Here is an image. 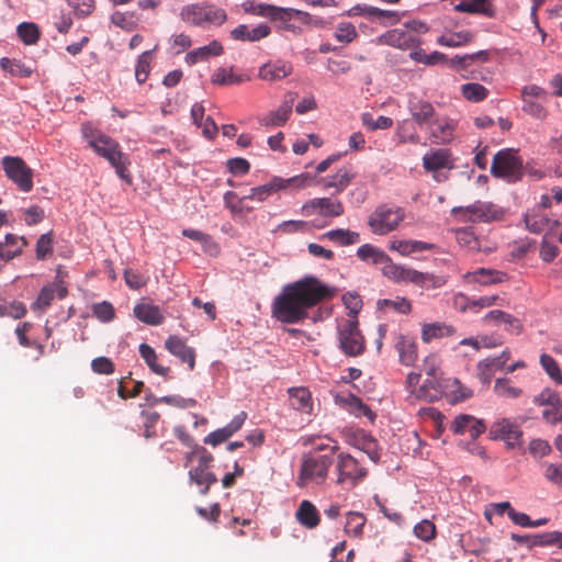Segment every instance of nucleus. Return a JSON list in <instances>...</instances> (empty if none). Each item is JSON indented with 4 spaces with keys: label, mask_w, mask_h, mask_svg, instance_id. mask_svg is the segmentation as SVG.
Wrapping results in <instances>:
<instances>
[{
    "label": "nucleus",
    "mask_w": 562,
    "mask_h": 562,
    "mask_svg": "<svg viewBox=\"0 0 562 562\" xmlns=\"http://www.w3.org/2000/svg\"><path fill=\"white\" fill-rule=\"evenodd\" d=\"M139 353L142 358L145 360L146 364L149 367V369L161 376H167L170 368L165 367L158 363V356L154 348H151L147 344H140L139 345Z\"/></svg>",
    "instance_id": "c9c22d12"
},
{
    "label": "nucleus",
    "mask_w": 562,
    "mask_h": 562,
    "mask_svg": "<svg viewBox=\"0 0 562 562\" xmlns=\"http://www.w3.org/2000/svg\"><path fill=\"white\" fill-rule=\"evenodd\" d=\"M92 314L101 322H111L115 316V311L110 302L103 301L92 306Z\"/></svg>",
    "instance_id": "680f3d73"
},
{
    "label": "nucleus",
    "mask_w": 562,
    "mask_h": 562,
    "mask_svg": "<svg viewBox=\"0 0 562 562\" xmlns=\"http://www.w3.org/2000/svg\"><path fill=\"white\" fill-rule=\"evenodd\" d=\"M451 215L462 223H488L502 220L504 211L494 203L475 201L468 206H454Z\"/></svg>",
    "instance_id": "423d86ee"
},
{
    "label": "nucleus",
    "mask_w": 562,
    "mask_h": 562,
    "mask_svg": "<svg viewBox=\"0 0 562 562\" xmlns=\"http://www.w3.org/2000/svg\"><path fill=\"white\" fill-rule=\"evenodd\" d=\"M522 431L509 419H502L494 423L490 429V437L494 440H505L508 447L514 448L519 445Z\"/></svg>",
    "instance_id": "2eb2a0df"
},
{
    "label": "nucleus",
    "mask_w": 562,
    "mask_h": 562,
    "mask_svg": "<svg viewBox=\"0 0 562 562\" xmlns=\"http://www.w3.org/2000/svg\"><path fill=\"white\" fill-rule=\"evenodd\" d=\"M463 278L469 284H480L484 286L502 283L508 279L505 272L487 268H479L474 271L467 272Z\"/></svg>",
    "instance_id": "6ab92c4d"
},
{
    "label": "nucleus",
    "mask_w": 562,
    "mask_h": 562,
    "mask_svg": "<svg viewBox=\"0 0 562 562\" xmlns=\"http://www.w3.org/2000/svg\"><path fill=\"white\" fill-rule=\"evenodd\" d=\"M538 405H546L549 407H562V401L559 393L551 389H543L533 400Z\"/></svg>",
    "instance_id": "6e6d98bb"
},
{
    "label": "nucleus",
    "mask_w": 562,
    "mask_h": 562,
    "mask_svg": "<svg viewBox=\"0 0 562 562\" xmlns=\"http://www.w3.org/2000/svg\"><path fill=\"white\" fill-rule=\"evenodd\" d=\"M223 54V46L220 42L213 41L210 44L195 48L186 55V63L194 65L199 61L207 60L210 57L220 56Z\"/></svg>",
    "instance_id": "473e14b6"
},
{
    "label": "nucleus",
    "mask_w": 562,
    "mask_h": 562,
    "mask_svg": "<svg viewBox=\"0 0 562 562\" xmlns=\"http://www.w3.org/2000/svg\"><path fill=\"white\" fill-rule=\"evenodd\" d=\"M355 178V173L349 166H342L333 176L323 177L317 180V183L324 190L334 189L336 194L341 193Z\"/></svg>",
    "instance_id": "a211bd4d"
},
{
    "label": "nucleus",
    "mask_w": 562,
    "mask_h": 562,
    "mask_svg": "<svg viewBox=\"0 0 562 562\" xmlns=\"http://www.w3.org/2000/svg\"><path fill=\"white\" fill-rule=\"evenodd\" d=\"M483 322L486 324H495V325L504 324L505 329L513 335H519L522 331L521 322L517 317L513 316L512 314H508L501 310L490 311L483 317Z\"/></svg>",
    "instance_id": "a878e982"
},
{
    "label": "nucleus",
    "mask_w": 562,
    "mask_h": 562,
    "mask_svg": "<svg viewBox=\"0 0 562 562\" xmlns=\"http://www.w3.org/2000/svg\"><path fill=\"white\" fill-rule=\"evenodd\" d=\"M270 34V27L267 24H259L254 29H249L245 24L236 26L231 32V36L236 41L256 42L267 37Z\"/></svg>",
    "instance_id": "7c9ffc66"
},
{
    "label": "nucleus",
    "mask_w": 562,
    "mask_h": 562,
    "mask_svg": "<svg viewBox=\"0 0 562 562\" xmlns=\"http://www.w3.org/2000/svg\"><path fill=\"white\" fill-rule=\"evenodd\" d=\"M544 477L555 485H562V464H546Z\"/></svg>",
    "instance_id": "774afa93"
},
{
    "label": "nucleus",
    "mask_w": 562,
    "mask_h": 562,
    "mask_svg": "<svg viewBox=\"0 0 562 562\" xmlns=\"http://www.w3.org/2000/svg\"><path fill=\"white\" fill-rule=\"evenodd\" d=\"M380 310H392L400 314H409L412 311V303L406 297H396L395 300H380L378 302Z\"/></svg>",
    "instance_id": "8fccbe9b"
},
{
    "label": "nucleus",
    "mask_w": 562,
    "mask_h": 562,
    "mask_svg": "<svg viewBox=\"0 0 562 562\" xmlns=\"http://www.w3.org/2000/svg\"><path fill=\"white\" fill-rule=\"evenodd\" d=\"M254 14L270 18L274 22V20H284V16H286L289 13L284 8L270 4H257L254 9Z\"/></svg>",
    "instance_id": "4d7b16f0"
},
{
    "label": "nucleus",
    "mask_w": 562,
    "mask_h": 562,
    "mask_svg": "<svg viewBox=\"0 0 562 562\" xmlns=\"http://www.w3.org/2000/svg\"><path fill=\"white\" fill-rule=\"evenodd\" d=\"M423 166L427 171L434 172V178L438 182L448 179V173H442L440 170H451L454 168L448 149H437L430 154H426L423 157Z\"/></svg>",
    "instance_id": "ddd939ff"
},
{
    "label": "nucleus",
    "mask_w": 562,
    "mask_h": 562,
    "mask_svg": "<svg viewBox=\"0 0 562 562\" xmlns=\"http://www.w3.org/2000/svg\"><path fill=\"white\" fill-rule=\"evenodd\" d=\"M494 392L506 398H516L521 394V390L510 384V380L506 378L496 379L494 385Z\"/></svg>",
    "instance_id": "864d4df0"
},
{
    "label": "nucleus",
    "mask_w": 562,
    "mask_h": 562,
    "mask_svg": "<svg viewBox=\"0 0 562 562\" xmlns=\"http://www.w3.org/2000/svg\"><path fill=\"white\" fill-rule=\"evenodd\" d=\"M414 533L417 538L429 541L436 535V527L430 520H422L414 527Z\"/></svg>",
    "instance_id": "69168bd1"
},
{
    "label": "nucleus",
    "mask_w": 562,
    "mask_h": 562,
    "mask_svg": "<svg viewBox=\"0 0 562 562\" xmlns=\"http://www.w3.org/2000/svg\"><path fill=\"white\" fill-rule=\"evenodd\" d=\"M54 297H55V286H50V285L49 286H44L41 290V292H40L35 303L33 304L32 308L33 310L44 311V310H46L50 305V303L54 300Z\"/></svg>",
    "instance_id": "0e129e2a"
},
{
    "label": "nucleus",
    "mask_w": 562,
    "mask_h": 562,
    "mask_svg": "<svg viewBox=\"0 0 562 562\" xmlns=\"http://www.w3.org/2000/svg\"><path fill=\"white\" fill-rule=\"evenodd\" d=\"M474 33L463 30L450 34L441 35L438 43L447 47H459L471 43L474 40Z\"/></svg>",
    "instance_id": "58836bf2"
},
{
    "label": "nucleus",
    "mask_w": 562,
    "mask_h": 562,
    "mask_svg": "<svg viewBox=\"0 0 562 562\" xmlns=\"http://www.w3.org/2000/svg\"><path fill=\"white\" fill-rule=\"evenodd\" d=\"M408 110L414 121L419 125H430L436 119L434 105L422 99L413 98L408 102Z\"/></svg>",
    "instance_id": "412c9836"
},
{
    "label": "nucleus",
    "mask_w": 562,
    "mask_h": 562,
    "mask_svg": "<svg viewBox=\"0 0 562 562\" xmlns=\"http://www.w3.org/2000/svg\"><path fill=\"white\" fill-rule=\"evenodd\" d=\"M550 222L548 216L540 210L529 211L525 215L526 228L533 234L542 233Z\"/></svg>",
    "instance_id": "e433bc0d"
},
{
    "label": "nucleus",
    "mask_w": 562,
    "mask_h": 562,
    "mask_svg": "<svg viewBox=\"0 0 562 562\" xmlns=\"http://www.w3.org/2000/svg\"><path fill=\"white\" fill-rule=\"evenodd\" d=\"M337 445H315L312 450L301 458L300 470L295 484L300 488L321 486L328 479V473L335 462Z\"/></svg>",
    "instance_id": "f03ea898"
},
{
    "label": "nucleus",
    "mask_w": 562,
    "mask_h": 562,
    "mask_svg": "<svg viewBox=\"0 0 562 562\" xmlns=\"http://www.w3.org/2000/svg\"><path fill=\"white\" fill-rule=\"evenodd\" d=\"M53 233L48 232L40 236L36 243V258L44 260L53 252Z\"/></svg>",
    "instance_id": "13d9d810"
},
{
    "label": "nucleus",
    "mask_w": 562,
    "mask_h": 562,
    "mask_svg": "<svg viewBox=\"0 0 562 562\" xmlns=\"http://www.w3.org/2000/svg\"><path fill=\"white\" fill-rule=\"evenodd\" d=\"M165 348L181 362L187 363L190 371L195 368V350L187 345V340L177 335H170L165 341Z\"/></svg>",
    "instance_id": "4468645a"
},
{
    "label": "nucleus",
    "mask_w": 562,
    "mask_h": 562,
    "mask_svg": "<svg viewBox=\"0 0 562 562\" xmlns=\"http://www.w3.org/2000/svg\"><path fill=\"white\" fill-rule=\"evenodd\" d=\"M344 402L349 407L351 413H353L356 416H358V417L364 416L371 422L374 420L375 414L358 396H356L353 394H348L344 398Z\"/></svg>",
    "instance_id": "c03bdc74"
},
{
    "label": "nucleus",
    "mask_w": 562,
    "mask_h": 562,
    "mask_svg": "<svg viewBox=\"0 0 562 562\" xmlns=\"http://www.w3.org/2000/svg\"><path fill=\"white\" fill-rule=\"evenodd\" d=\"M454 333V328L449 325L434 323L426 324L422 329V339L424 342H429L432 339L451 336Z\"/></svg>",
    "instance_id": "ea45409f"
},
{
    "label": "nucleus",
    "mask_w": 562,
    "mask_h": 562,
    "mask_svg": "<svg viewBox=\"0 0 562 562\" xmlns=\"http://www.w3.org/2000/svg\"><path fill=\"white\" fill-rule=\"evenodd\" d=\"M367 518L363 514L359 512H349L346 517V533L359 538L363 533V527L366 525Z\"/></svg>",
    "instance_id": "79ce46f5"
},
{
    "label": "nucleus",
    "mask_w": 562,
    "mask_h": 562,
    "mask_svg": "<svg viewBox=\"0 0 562 562\" xmlns=\"http://www.w3.org/2000/svg\"><path fill=\"white\" fill-rule=\"evenodd\" d=\"M290 404L296 411L307 412L311 407V393L306 387H292L289 390Z\"/></svg>",
    "instance_id": "a19ab883"
},
{
    "label": "nucleus",
    "mask_w": 562,
    "mask_h": 562,
    "mask_svg": "<svg viewBox=\"0 0 562 562\" xmlns=\"http://www.w3.org/2000/svg\"><path fill=\"white\" fill-rule=\"evenodd\" d=\"M334 288L313 276L285 284L271 304L272 316L283 324H299L310 317V310L334 297Z\"/></svg>",
    "instance_id": "f257e3e1"
},
{
    "label": "nucleus",
    "mask_w": 562,
    "mask_h": 562,
    "mask_svg": "<svg viewBox=\"0 0 562 562\" xmlns=\"http://www.w3.org/2000/svg\"><path fill=\"white\" fill-rule=\"evenodd\" d=\"M156 48L157 46L154 49L146 50L139 55L135 67V79L138 83H144L147 80Z\"/></svg>",
    "instance_id": "37998d69"
},
{
    "label": "nucleus",
    "mask_w": 562,
    "mask_h": 562,
    "mask_svg": "<svg viewBox=\"0 0 562 562\" xmlns=\"http://www.w3.org/2000/svg\"><path fill=\"white\" fill-rule=\"evenodd\" d=\"M562 540L561 531L544 532L540 535H531V548L546 547L555 544Z\"/></svg>",
    "instance_id": "052dcab7"
},
{
    "label": "nucleus",
    "mask_w": 562,
    "mask_h": 562,
    "mask_svg": "<svg viewBox=\"0 0 562 562\" xmlns=\"http://www.w3.org/2000/svg\"><path fill=\"white\" fill-rule=\"evenodd\" d=\"M453 9L460 13L477 14L488 19L496 16V9L492 0H459Z\"/></svg>",
    "instance_id": "aec40b11"
},
{
    "label": "nucleus",
    "mask_w": 562,
    "mask_h": 562,
    "mask_svg": "<svg viewBox=\"0 0 562 562\" xmlns=\"http://www.w3.org/2000/svg\"><path fill=\"white\" fill-rule=\"evenodd\" d=\"M306 206L314 209L322 216L338 217L345 213L342 203L331 198L312 199Z\"/></svg>",
    "instance_id": "cd10ccee"
},
{
    "label": "nucleus",
    "mask_w": 562,
    "mask_h": 562,
    "mask_svg": "<svg viewBox=\"0 0 562 562\" xmlns=\"http://www.w3.org/2000/svg\"><path fill=\"white\" fill-rule=\"evenodd\" d=\"M187 464L196 460V464L189 471V480L191 483L201 487L200 493L206 495L211 485L217 482L216 475L211 471L214 461L213 454L204 447H196L187 453Z\"/></svg>",
    "instance_id": "39448f33"
},
{
    "label": "nucleus",
    "mask_w": 562,
    "mask_h": 562,
    "mask_svg": "<svg viewBox=\"0 0 562 562\" xmlns=\"http://www.w3.org/2000/svg\"><path fill=\"white\" fill-rule=\"evenodd\" d=\"M540 364L548 373V375L557 383L562 384V372L558 362L547 353H542L540 356Z\"/></svg>",
    "instance_id": "5fc2aeb1"
},
{
    "label": "nucleus",
    "mask_w": 562,
    "mask_h": 562,
    "mask_svg": "<svg viewBox=\"0 0 562 562\" xmlns=\"http://www.w3.org/2000/svg\"><path fill=\"white\" fill-rule=\"evenodd\" d=\"M0 66L3 70L9 71L12 76L29 77L32 74L30 67L25 66L22 61L16 59H9L4 57L0 60Z\"/></svg>",
    "instance_id": "3c124183"
},
{
    "label": "nucleus",
    "mask_w": 562,
    "mask_h": 562,
    "mask_svg": "<svg viewBox=\"0 0 562 562\" xmlns=\"http://www.w3.org/2000/svg\"><path fill=\"white\" fill-rule=\"evenodd\" d=\"M296 181H299L297 177H294V178H291L288 180L274 177L270 182H268L263 186L252 188L250 190V193L248 195L244 196V199L257 200V201L261 202V201H265L272 193H274L281 189H284L290 183H294Z\"/></svg>",
    "instance_id": "b1692460"
},
{
    "label": "nucleus",
    "mask_w": 562,
    "mask_h": 562,
    "mask_svg": "<svg viewBox=\"0 0 562 562\" xmlns=\"http://www.w3.org/2000/svg\"><path fill=\"white\" fill-rule=\"evenodd\" d=\"M284 9L289 14L284 16V20H274V22L278 23V27L293 34H300L302 32V25H306L311 22V15L304 11L291 8Z\"/></svg>",
    "instance_id": "5701e85b"
},
{
    "label": "nucleus",
    "mask_w": 562,
    "mask_h": 562,
    "mask_svg": "<svg viewBox=\"0 0 562 562\" xmlns=\"http://www.w3.org/2000/svg\"><path fill=\"white\" fill-rule=\"evenodd\" d=\"M182 21L196 26L221 25L226 21V13L212 4H188L181 9Z\"/></svg>",
    "instance_id": "6e6552de"
},
{
    "label": "nucleus",
    "mask_w": 562,
    "mask_h": 562,
    "mask_svg": "<svg viewBox=\"0 0 562 562\" xmlns=\"http://www.w3.org/2000/svg\"><path fill=\"white\" fill-rule=\"evenodd\" d=\"M408 270L409 267L394 263L391 259L382 267L383 276L396 283H405Z\"/></svg>",
    "instance_id": "49530a36"
},
{
    "label": "nucleus",
    "mask_w": 562,
    "mask_h": 562,
    "mask_svg": "<svg viewBox=\"0 0 562 562\" xmlns=\"http://www.w3.org/2000/svg\"><path fill=\"white\" fill-rule=\"evenodd\" d=\"M337 329L339 347L345 355L357 357L364 351L366 341L359 329L357 317L344 319L338 324Z\"/></svg>",
    "instance_id": "9d476101"
},
{
    "label": "nucleus",
    "mask_w": 562,
    "mask_h": 562,
    "mask_svg": "<svg viewBox=\"0 0 562 562\" xmlns=\"http://www.w3.org/2000/svg\"><path fill=\"white\" fill-rule=\"evenodd\" d=\"M447 282L445 277L422 272L409 268L405 283H413L422 289H438Z\"/></svg>",
    "instance_id": "bb28decb"
},
{
    "label": "nucleus",
    "mask_w": 562,
    "mask_h": 562,
    "mask_svg": "<svg viewBox=\"0 0 562 562\" xmlns=\"http://www.w3.org/2000/svg\"><path fill=\"white\" fill-rule=\"evenodd\" d=\"M409 57L416 63H422L429 66L442 63L447 59L446 55L440 52L426 54L423 49L412 50L409 53Z\"/></svg>",
    "instance_id": "603ef678"
},
{
    "label": "nucleus",
    "mask_w": 562,
    "mask_h": 562,
    "mask_svg": "<svg viewBox=\"0 0 562 562\" xmlns=\"http://www.w3.org/2000/svg\"><path fill=\"white\" fill-rule=\"evenodd\" d=\"M357 35L356 26L349 22H340L336 26L335 37L341 43H351Z\"/></svg>",
    "instance_id": "bf43d9fd"
},
{
    "label": "nucleus",
    "mask_w": 562,
    "mask_h": 562,
    "mask_svg": "<svg viewBox=\"0 0 562 562\" xmlns=\"http://www.w3.org/2000/svg\"><path fill=\"white\" fill-rule=\"evenodd\" d=\"M357 256L363 261L382 265V267L390 261V257L383 250L370 244L360 246L357 250Z\"/></svg>",
    "instance_id": "f704fd0d"
},
{
    "label": "nucleus",
    "mask_w": 562,
    "mask_h": 562,
    "mask_svg": "<svg viewBox=\"0 0 562 562\" xmlns=\"http://www.w3.org/2000/svg\"><path fill=\"white\" fill-rule=\"evenodd\" d=\"M461 92H462V95L468 101H471V102L483 101L488 94V91L484 86H482L480 83H475V82L462 85Z\"/></svg>",
    "instance_id": "09e8293b"
},
{
    "label": "nucleus",
    "mask_w": 562,
    "mask_h": 562,
    "mask_svg": "<svg viewBox=\"0 0 562 562\" xmlns=\"http://www.w3.org/2000/svg\"><path fill=\"white\" fill-rule=\"evenodd\" d=\"M296 520L307 529H314L319 525L321 516L316 506L307 499L300 503L295 513Z\"/></svg>",
    "instance_id": "c756f323"
},
{
    "label": "nucleus",
    "mask_w": 562,
    "mask_h": 562,
    "mask_svg": "<svg viewBox=\"0 0 562 562\" xmlns=\"http://www.w3.org/2000/svg\"><path fill=\"white\" fill-rule=\"evenodd\" d=\"M133 313L140 322L156 326L160 325L165 317L157 305L138 303L134 306Z\"/></svg>",
    "instance_id": "2f4dec72"
},
{
    "label": "nucleus",
    "mask_w": 562,
    "mask_h": 562,
    "mask_svg": "<svg viewBox=\"0 0 562 562\" xmlns=\"http://www.w3.org/2000/svg\"><path fill=\"white\" fill-rule=\"evenodd\" d=\"M2 167L7 177L12 180L23 192H30L33 188V170L26 166L20 157L5 156L2 158Z\"/></svg>",
    "instance_id": "f8f14e48"
},
{
    "label": "nucleus",
    "mask_w": 562,
    "mask_h": 562,
    "mask_svg": "<svg viewBox=\"0 0 562 562\" xmlns=\"http://www.w3.org/2000/svg\"><path fill=\"white\" fill-rule=\"evenodd\" d=\"M16 31L19 37L26 45H34L40 40L41 32L35 23L23 22L18 26Z\"/></svg>",
    "instance_id": "de8ad7c7"
},
{
    "label": "nucleus",
    "mask_w": 562,
    "mask_h": 562,
    "mask_svg": "<svg viewBox=\"0 0 562 562\" xmlns=\"http://www.w3.org/2000/svg\"><path fill=\"white\" fill-rule=\"evenodd\" d=\"M368 11L371 12L373 19L379 20L384 25H392L401 20V16L396 11L382 10L375 7Z\"/></svg>",
    "instance_id": "e2e57ef3"
},
{
    "label": "nucleus",
    "mask_w": 562,
    "mask_h": 562,
    "mask_svg": "<svg viewBox=\"0 0 562 562\" xmlns=\"http://www.w3.org/2000/svg\"><path fill=\"white\" fill-rule=\"evenodd\" d=\"M405 214L401 207L379 205L370 214L368 225L375 235H386L395 231L404 220Z\"/></svg>",
    "instance_id": "1a4fd4ad"
},
{
    "label": "nucleus",
    "mask_w": 562,
    "mask_h": 562,
    "mask_svg": "<svg viewBox=\"0 0 562 562\" xmlns=\"http://www.w3.org/2000/svg\"><path fill=\"white\" fill-rule=\"evenodd\" d=\"M248 78L241 75H234L232 70L226 68H218L212 75L211 81L214 85L220 86H229V85H238L246 81Z\"/></svg>",
    "instance_id": "a18cd8bd"
},
{
    "label": "nucleus",
    "mask_w": 562,
    "mask_h": 562,
    "mask_svg": "<svg viewBox=\"0 0 562 562\" xmlns=\"http://www.w3.org/2000/svg\"><path fill=\"white\" fill-rule=\"evenodd\" d=\"M89 146L101 157L106 159L115 169L117 176L130 182L128 158L122 153L120 144L110 136L99 133L97 137L91 138Z\"/></svg>",
    "instance_id": "20e7f679"
},
{
    "label": "nucleus",
    "mask_w": 562,
    "mask_h": 562,
    "mask_svg": "<svg viewBox=\"0 0 562 562\" xmlns=\"http://www.w3.org/2000/svg\"><path fill=\"white\" fill-rule=\"evenodd\" d=\"M296 94L289 92L285 94L284 100L276 111L269 112L265 115L260 123L265 126H282L286 123L292 112Z\"/></svg>",
    "instance_id": "f3484780"
},
{
    "label": "nucleus",
    "mask_w": 562,
    "mask_h": 562,
    "mask_svg": "<svg viewBox=\"0 0 562 562\" xmlns=\"http://www.w3.org/2000/svg\"><path fill=\"white\" fill-rule=\"evenodd\" d=\"M430 138L435 144H447L453 138L454 124L448 119H435L429 125Z\"/></svg>",
    "instance_id": "c85d7f7f"
},
{
    "label": "nucleus",
    "mask_w": 562,
    "mask_h": 562,
    "mask_svg": "<svg viewBox=\"0 0 562 562\" xmlns=\"http://www.w3.org/2000/svg\"><path fill=\"white\" fill-rule=\"evenodd\" d=\"M91 369L98 374H112L115 370L113 361L108 357H98L92 360Z\"/></svg>",
    "instance_id": "338daca9"
},
{
    "label": "nucleus",
    "mask_w": 562,
    "mask_h": 562,
    "mask_svg": "<svg viewBox=\"0 0 562 562\" xmlns=\"http://www.w3.org/2000/svg\"><path fill=\"white\" fill-rule=\"evenodd\" d=\"M395 348L402 364L409 367L417 360V346L413 338L400 336Z\"/></svg>",
    "instance_id": "72a5a7b5"
},
{
    "label": "nucleus",
    "mask_w": 562,
    "mask_h": 562,
    "mask_svg": "<svg viewBox=\"0 0 562 562\" xmlns=\"http://www.w3.org/2000/svg\"><path fill=\"white\" fill-rule=\"evenodd\" d=\"M247 415L245 412H240L238 415H236L228 425H226L223 428L216 429L209 434L204 438V443L211 445V446H217L225 440H227L231 436H233L237 430H239L246 419Z\"/></svg>",
    "instance_id": "4be33fe9"
},
{
    "label": "nucleus",
    "mask_w": 562,
    "mask_h": 562,
    "mask_svg": "<svg viewBox=\"0 0 562 562\" xmlns=\"http://www.w3.org/2000/svg\"><path fill=\"white\" fill-rule=\"evenodd\" d=\"M491 173L508 182H516L524 176V165L517 150L506 148L499 150L493 158Z\"/></svg>",
    "instance_id": "0eeeda50"
},
{
    "label": "nucleus",
    "mask_w": 562,
    "mask_h": 562,
    "mask_svg": "<svg viewBox=\"0 0 562 562\" xmlns=\"http://www.w3.org/2000/svg\"><path fill=\"white\" fill-rule=\"evenodd\" d=\"M412 395L426 402H435L446 396L450 398L451 403H458L471 397L472 392L462 386L458 379H443L441 375H435L426 376L419 387L412 389Z\"/></svg>",
    "instance_id": "7ed1b4c3"
},
{
    "label": "nucleus",
    "mask_w": 562,
    "mask_h": 562,
    "mask_svg": "<svg viewBox=\"0 0 562 562\" xmlns=\"http://www.w3.org/2000/svg\"><path fill=\"white\" fill-rule=\"evenodd\" d=\"M335 471L337 474L336 484L350 487L357 485L367 475V470L348 453L338 454Z\"/></svg>",
    "instance_id": "9b49d317"
},
{
    "label": "nucleus",
    "mask_w": 562,
    "mask_h": 562,
    "mask_svg": "<svg viewBox=\"0 0 562 562\" xmlns=\"http://www.w3.org/2000/svg\"><path fill=\"white\" fill-rule=\"evenodd\" d=\"M375 43L400 49H409L418 43V38L409 31L393 29L380 35Z\"/></svg>",
    "instance_id": "dca6fc26"
},
{
    "label": "nucleus",
    "mask_w": 562,
    "mask_h": 562,
    "mask_svg": "<svg viewBox=\"0 0 562 562\" xmlns=\"http://www.w3.org/2000/svg\"><path fill=\"white\" fill-rule=\"evenodd\" d=\"M322 238H327L341 246H349L360 241L359 233L344 228L328 231L322 236Z\"/></svg>",
    "instance_id": "4c0bfd02"
},
{
    "label": "nucleus",
    "mask_w": 562,
    "mask_h": 562,
    "mask_svg": "<svg viewBox=\"0 0 562 562\" xmlns=\"http://www.w3.org/2000/svg\"><path fill=\"white\" fill-rule=\"evenodd\" d=\"M293 66L290 61H268L259 68V77L267 81L281 80L292 74Z\"/></svg>",
    "instance_id": "393cba45"
}]
</instances>
